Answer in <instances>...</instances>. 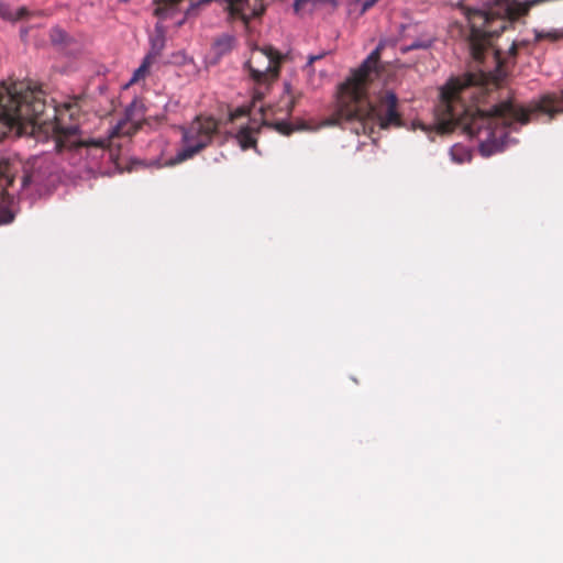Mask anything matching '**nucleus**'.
Here are the masks:
<instances>
[{
	"instance_id": "5",
	"label": "nucleus",
	"mask_w": 563,
	"mask_h": 563,
	"mask_svg": "<svg viewBox=\"0 0 563 563\" xmlns=\"http://www.w3.org/2000/svg\"><path fill=\"white\" fill-rule=\"evenodd\" d=\"M218 122L211 117H197L188 126L183 129L184 147L169 161L176 165L194 157L207 147L218 133Z\"/></svg>"
},
{
	"instance_id": "10",
	"label": "nucleus",
	"mask_w": 563,
	"mask_h": 563,
	"mask_svg": "<svg viewBox=\"0 0 563 563\" xmlns=\"http://www.w3.org/2000/svg\"><path fill=\"white\" fill-rule=\"evenodd\" d=\"M27 9L21 7L16 12H13L9 4L0 2V18L8 21L21 20L27 15Z\"/></svg>"
},
{
	"instance_id": "12",
	"label": "nucleus",
	"mask_w": 563,
	"mask_h": 563,
	"mask_svg": "<svg viewBox=\"0 0 563 563\" xmlns=\"http://www.w3.org/2000/svg\"><path fill=\"white\" fill-rule=\"evenodd\" d=\"M152 64H153L152 56H145L142 64L140 65V67L134 71V74L130 80V84H135L140 79L145 78Z\"/></svg>"
},
{
	"instance_id": "20",
	"label": "nucleus",
	"mask_w": 563,
	"mask_h": 563,
	"mask_svg": "<svg viewBox=\"0 0 563 563\" xmlns=\"http://www.w3.org/2000/svg\"><path fill=\"white\" fill-rule=\"evenodd\" d=\"M245 114H246L245 110H243V109H238L236 111H234V112H232V113L230 114V120H231V121H234L236 118H239V117H243V115H245Z\"/></svg>"
},
{
	"instance_id": "19",
	"label": "nucleus",
	"mask_w": 563,
	"mask_h": 563,
	"mask_svg": "<svg viewBox=\"0 0 563 563\" xmlns=\"http://www.w3.org/2000/svg\"><path fill=\"white\" fill-rule=\"evenodd\" d=\"M12 220H13V214L9 210L0 207V224L9 223Z\"/></svg>"
},
{
	"instance_id": "8",
	"label": "nucleus",
	"mask_w": 563,
	"mask_h": 563,
	"mask_svg": "<svg viewBox=\"0 0 563 563\" xmlns=\"http://www.w3.org/2000/svg\"><path fill=\"white\" fill-rule=\"evenodd\" d=\"M303 93L300 89L292 87L290 84L286 82L284 87V92L280 97V100L277 104V112H283L287 117L292 113L295 106L302 98Z\"/></svg>"
},
{
	"instance_id": "25",
	"label": "nucleus",
	"mask_w": 563,
	"mask_h": 563,
	"mask_svg": "<svg viewBox=\"0 0 563 563\" xmlns=\"http://www.w3.org/2000/svg\"><path fill=\"white\" fill-rule=\"evenodd\" d=\"M494 58H497V51H493Z\"/></svg>"
},
{
	"instance_id": "17",
	"label": "nucleus",
	"mask_w": 563,
	"mask_h": 563,
	"mask_svg": "<svg viewBox=\"0 0 563 563\" xmlns=\"http://www.w3.org/2000/svg\"><path fill=\"white\" fill-rule=\"evenodd\" d=\"M537 38L538 40L550 38L552 41H556V40L563 38V32L553 31V32H547V33H538Z\"/></svg>"
},
{
	"instance_id": "21",
	"label": "nucleus",
	"mask_w": 563,
	"mask_h": 563,
	"mask_svg": "<svg viewBox=\"0 0 563 563\" xmlns=\"http://www.w3.org/2000/svg\"><path fill=\"white\" fill-rule=\"evenodd\" d=\"M30 181H31V175L24 174L21 178V188H25L26 186H29Z\"/></svg>"
},
{
	"instance_id": "1",
	"label": "nucleus",
	"mask_w": 563,
	"mask_h": 563,
	"mask_svg": "<svg viewBox=\"0 0 563 563\" xmlns=\"http://www.w3.org/2000/svg\"><path fill=\"white\" fill-rule=\"evenodd\" d=\"M485 95L483 75L468 73L451 78L441 88L440 103L435 109V124L441 133L461 129L478 141L479 152L485 157L501 152L507 143L508 129L515 124H527L531 114L539 112L553 119L563 113V89L544 93L528 108L509 98L487 111L477 107Z\"/></svg>"
},
{
	"instance_id": "9",
	"label": "nucleus",
	"mask_w": 563,
	"mask_h": 563,
	"mask_svg": "<svg viewBox=\"0 0 563 563\" xmlns=\"http://www.w3.org/2000/svg\"><path fill=\"white\" fill-rule=\"evenodd\" d=\"M256 130L251 126H242L235 135L238 143L242 150H249L256 146V139L254 136Z\"/></svg>"
},
{
	"instance_id": "14",
	"label": "nucleus",
	"mask_w": 563,
	"mask_h": 563,
	"mask_svg": "<svg viewBox=\"0 0 563 563\" xmlns=\"http://www.w3.org/2000/svg\"><path fill=\"white\" fill-rule=\"evenodd\" d=\"M49 37L54 44H65L68 40V34L60 27H53Z\"/></svg>"
},
{
	"instance_id": "26",
	"label": "nucleus",
	"mask_w": 563,
	"mask_h": 563,
	"mask_svg": "<svg viewBox=\"0 0 563 563\" xmlns=\"http://www.w3.org/2000/svg\"><path fill=\"white\" fill-rule=\"evenodd\" d=\"M451 154H452L453 156L455 155V148H453V150L451 151Z\"/></svg>"
},
{
	"instance_id": "11",
	"label": "nucleus",
	"mask_w": 563,
	"mask_h": 563,
	"mask_svg": "<svg viewBox=\"0 0 563 563\" xmlns=\"http://www.w3.org/2000/svg\"><path fill=\"white\" fill-rule=\"evenodd\" d=\"M234 44V37L229 34H223L214 41V48L218 54H225L230 52Z\"/></svg>"
},
{
	"instance_id": "6",
	"label": "nucleus",
	"mask_w": 563,
	"mask_h": 563,
	"mask_svg": "<svg viewBox=\"0 0 563 563\" xmlns=\"http://www.w3.org/2000/svg\"><path fill=\"white\" fill-rule=\"evenodd\" d=\"M181 0H158L154 14L165 20L169 18L176 10L177 4ZM227 9L232 18L241 19L247 23L251 19L260 16L264 12L262 0H224Z\"/></svg>"
},
{
	"instance_id": "2",
	"label": "nucleus",
	"mask_w": 563,
	"mask_h": 563,
	"mask_svg": "<svg viewBox=\"0 0 563 563\" xmlns=\"http://www.w3.org/2000/svg\"><path fill=\"white\" fill-rule=\"evenodd\" d=\"M79 98L75 97L59 106L48 107L41 89H32L25 82L10 86L0 85V140L9 132L30 135L38 142L53 140L55 148L96 147L103 150L101 140L80 141L78 118ZM14 175L8 165H0V186L3 190L12 187Z\"/></svg>"
},
{
	"instance_id": "23",
	"label": "nucleus",
	"mask_w": 563,
	"mask_h": 563,
	"mask_svg": "<svg viewBox=\"0 0 563 563\" xmlns=\"http://www.w3.org/2000/svg\"><path fill=\"white\" fill-rule=\"evenodd\" d=\"M510 53L514 55L517 53V46L515 44H512V46L510 48Z\"/></svg>"
},
{
	"instance_id": "7",
	"label": "nucleus",
	"mask_w": 563,
	"mask_h": 563,
	"mask_svg": "<svg viewBox=\"0 0 563 563\" xmlns=\"http://www.w3.org/2000/svg\"><path fill=\"white\" fill-rule=\"evenodd\" d=\"M145 107L141 100L134 99L125 110V119L117 128L118 134L132 135L136 133L143 124Z\"/></svg>"
},
{
	"instance_id": "3",
	"label": "nucleus",
	"mask_w": 563,
	"mask_h": 563,
	"mask_svg": "<svg viewBox=\"0 0 563 563\" xmlns=\"http://www.w3.org/2000/svg\"><path fill=\"white\" fill-rule=\"evenodd\" d=\"M379 56V49L376 48L340 86L338 108L322 125H339L357 135H371L374 125L383 130L404 125L395 92L384 91L373 103L366 99L367 87L377 76Z\"/></svg>"
},
{
	"instance_id": "24",
	"label": "nucleus",
	"mask_w": 563,
	"mask_h": 563,
	"mask_svg": "<svg viewBox=\"0 0 563 563\" xmlns=\"http://www.w3.org/2000/svg\"><path fill=\"white\" fill-rule=\"evenodd\" d=\"M210 0H200L198 4L208 3Z\"/></svg>"
},
{
	"instance_id": "13",
	"label": "nucleus",
	"mask_w": 563,
	"mask_h": 563,
	"mask_svg": "<svg viewBox=\"0 0 563 563\" xmlns=\"http://www.w3.org/2000/svg\"><path fill=\"white\" fill-rule=\"evenodd\" d=\"M264 125L276 130L277 132H279L283 135H289L295 130L289 122L283 121V120L282 121H273V122L264 121Z\"/></svg>"
},
{
	"instance_id": "15",
	"label": "nucleus",
	"mask_w": 563,
	"mask_h": 563,
	"mask_svg": "<svg viewBox=\"0 0 563 563\" xmlns=\"http://www.w3.org/2000/svg\"><path fill=\"white\" fill-rule=\"evenodd\" d=\"M163 48H164V38L155 40L152 43L151 52L146 56H152V62L154 63L161 55Z\"/></svg>"
},
{
	"instance_id": "4",
	"label": "nucleus",
	"mask_w": 563,
	"mask_h": 563,
	"mask_svg": "<svg viewBox=\"0 0 563 563\" xmlns=\"http://www.w3.org/2000/svg\"><path fill=\"white\" fill-rule=\"evenodd\" d=\"M285 59L286 55L273 46L255 47L252 49L244 67L247 70L249 77L255 84L254 101L264 99L271 85L278 78L280 65Z\"/></svg>"
},
{
	"instance_id": "22",
	"label": "nucleus",
	"mask_w": 563,
	"mask_h": 563,
	"mask_svg": "<svg viewBox=\"0 0 563 563\" xmlns=\"http://www.w3.org/2000/svg\"><path fill=\"white\" fill-rule=\"evenodd\" d=\"M376 0H366L362 5V13L366 12L369 8L374 5Z\"/></svg>"
},
{
	"instance_id": "18",
	"label": "nucleus",
	"mask_w": 563,
	"mask_h": 563,
	"mask_svg": "<svg viewBox=\"0 0 563 563\" xmlns=\"http://www.w3.org/2000/svg\"><path fill=\"white\" fill-rule=\"evenodd\" d=\"M323 57L324 53L318 55H309L305 68L308 69L310 74H312L314 71V69L312 68V64L317 60H320Z\"/></svg>"
},
{
	"instance_id": "16",
	"label": "nucleus",
	"mask_w": 563,
	"mask_h": 563,
	"mask_svg": "<svg viewBox=\"0 0 563 563\" xmlns=\"http://www.w3.org/2000/svg\"><path fill=\"white\" fill-rule=\"evenodd\" d=\"M431 44H432V41L418 40V41L412 42L410 45L402 47L401 51L408 52V51L418 49V48L427 49L431 46Z\"/></svg>"
}]
</instances>
